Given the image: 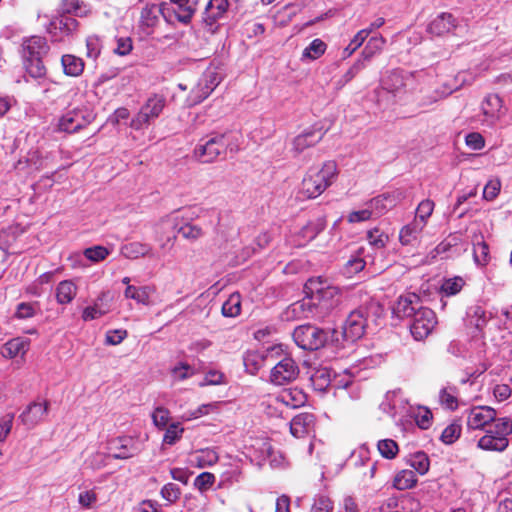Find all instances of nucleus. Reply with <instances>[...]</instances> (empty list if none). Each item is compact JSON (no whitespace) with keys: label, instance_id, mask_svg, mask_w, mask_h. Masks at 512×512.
I'll return each instance as SVG.
<instances>
[{"label":"nucleus","instance_id":"1","mask_svg":"<svg viewBox=\"0 0 512 512\" xmlns=\"http://www.w3.org/2000/svg\"><path fill=\"white\" fill-rule=\"evenodd\" d=\"M307 297L315 303V307L328 312L337 307L341 301V290L334 286L328 279L312 277L304 285Z\"/></svg>","mask_w":512,"mask_h":512},{"label":"nucleus","instance_id":"2","mask_svg":"<svg viewBox=\"0 0 512 512\" xmlns=\"http://www.w3.org/2000/svg\"><path fill=\"white\" fill-rule=\"evenodd\" d=\"M337 174L338 169L334 161L323 163L320 169H309L302 180L300 193L309 199L317 198L332 185Z\"/></svg>","mask_w":512,"mask_h":512},{"label":"nucleus","instance_id":"3","mask_svg":"<svg viewBox=\"0 0 512 512\" xmlns=\"http://www.w3.org/2000/svg\"><path fill=\"white\" fill-rule=\"evenodd\" d=\"M228 149L231 152L237 150L231 133H211L199 140L193 154L202 163H212Z\"/></svg>","mask_w":512,"mask_h":512},{"label":"nucleus","instance_id":"4","mask_svg":"<svg viewBox=\"0 0 512 512\" xmlns=\"http://www.w3.org/2000/svg\"><path fill=\"white\" fill-rule=\"evenodd\" d=\"M512 433V421L507 418H499L490 427L484 436L478 441V447L486 451H504L509 444L507 436Z\"/></svg>","mask_w":512,"mask_h":512},{"label":"nucleus","instance_id":"5","mask_svg":"<svg viewBox=\"0 0 512 512\" xmlns=\"http://www.w3.org/2000/svg\"><path fill=\"white\" fill-rule=\"evenodd\" d=\"M165 105L166 99L163 95L154 94L150 96L139 112L131 120V128L141 130L147 127L151 121L160 116Z\"/></svg>","mask_w":512,"mask_h":512},{"label":"nucleus","instance_id":"6","mask_svg":"<svg viewBox=\"0 0 512 512\" xmlns=\"http://www.w3.org/2000/svg\"><path fill=\"white\" fill-rule=\"evenodd\" d=\"M283 353L284 351L272 364L273 367L270 371V381L274 385L289 384L299 376L300 370L295 360Z\"/></svg>","mask_w":512,"mask_h":512},{"label":"nucleus","instance_id":"7","mask_svg":"<svg viewBox=\"0 0 512 512\" xmlns=\"http://www.w3.org/2000/svg\"><path fill=\"white\" fill-rule=\"evenodd\" d=\"M293 339L304 350H317L327 341V333L313 325H301L293 332Z\"/></svg>","mask_w":512,"mask_h":512},{"label":"nucleus","instance_id":"8","mask_svg":"<svg viewBox=\"0 0 512 512\" xmlns=\"http://www.w3.org/2000/svg\"><path fill=\"white\" fill-rule=\"evenodd\" d=\"M170 22L171 11L168 3L146 4L140 13L139 26L146 33L151 34L160 23V17Z\"/></svg>","mask_w":512,"mask_h":512},{"label":"nucleus","instance_id":"9","mask_svg":"<svg viewBox=\"0 0 512 512\" xmlns=\"http://www.w3.org/2000/svg\"><path fill=\"white\" fill-rule=\"evenodd\" d=\"M95 118L93 111L86 107H79L67 111L59 120V129L68 133L76 132L88 124Z\"/></svg>","mask_w":512,"mask_h":512},{"label":"nucleus","instance_id":"10","mask_svg":"<svg viewBox=\"0 0 512 512\" xmlns=\"http://www.w3.org/2000/svg\"><path fill=\"white\" fill-rule=\"evenodd\" d=\"M221 82V76L213 68H208L199 78L189 94L190 105H196L205 100Z\"/></svg>","mask_w":512,"mask_h":512},{"label":"nucleus","instance_id":"11","mask_svg":"<svg viewBox=\"0 0 512 512\" xmlns=\"http://www.w3.org/2000/svg\"><path fill=\"white\" fill-rule=\"evenodd\" d=\"M282 352L281 345L272 346L264 352L248 351L243 358L246 371L256 374L263 366L272 365Z\"/></svg>","mask_w":512,"mask_h":512},{"label":"nucleus","instance_id":"12","mask_svg":"<svg viewBox=\"0 0 512 512\" xmlns=\"http://www.w3.org/2000/svg\"><path fill=\"white\" fill-rule=\"evenodd\" d=\"M368 326V313L367 308L360 307L352 311L344 325H343V337L347 341L354 342L363 337L365 330Z\"/></svg>","mask_w":512,"mask_h":512},{"label":"nucleus","instance_id":"13","mask_svg":"<svg viewBox=\"0 0 512 512\" xmlns=\"http://www.w3.org/2000/svg\"><path fill=\"white\" fill-rule=\"evenodd\" d=\"M411 319L410 331L416 340L426 338L437 324L435 313L424 306Z\"/></svg>","mask_w":512,"mask_h":512},{"label":"nucleus","instance_id":"14","mask_svg":"<svg viewBox=\"0 0 512 512\" xmlns=\"http://www.w3.org/2000/svg\"><path fill=\"white\" fill-rule=\"evenodd\" d=\"M78 22L75 18L67 14H60L53 17L48 26L47 32L51 35L53 41L62 42L77 31Z\"/></svg>","mask_w":512,"mask_h":512},{"label":"nucleus","instance_id":"15","mask_svg":"<svg viewBox=\"0 0 512 512\" xmlns=\"http://www.w3.org/2000/svg\"><path fill=\"white\" fill-rule=\"evenodd\" d=\"M410 78V74L402 70H393L389 72L381 81V90L377 92V101H382V92L392 94L393 97L400 95L404 91V88Z\"/></svg>","mask_w":512,"mask_h":512},{"label":"nucleus","instance_id":"16","mask_svg":"<svg viewBox=\"0 0 512 512\" xmlns=\"http://www.w3.org/2000/svg\"><path fill=\"white\" fill-rule=\"evenodd\" d=\"M404 198L405 193L397 189L374 197L369 203L375 217H379L402 202Z\"/></svg>","mask_w":512,"mask_h":512},{"label":"nucleus","instance_id":"17","mask_svg":"<svg viewBox=\"0 0 512 512\" xmlns=\"http://www.w3.org/2000/svg\"><path fill=\"white\" fill-rule=\"evenodd\" d=\"M487 324V316L481 306L475 305L469 308L467 312V325L473 329L471 332L477 347L485 345L482 331Z\"/></svg>","mask_w":512,"mask_h":512},{"label":"nucleus","instance_id":"18","mask_svg":"<svg viewBox=\"0 0 512 512\" xmlns=\"http://www.w3.org/2000/svg\"><path fill=\"white\" fill-rule=\"evenodd\" d=\"M324 136L321 129H308L295 136L291 141L290 151L296 157L303 153L306 149L318 144Z\"/></svg>","mask_w":512,"mask_h":512},{"label":"nucleus","instance_id":"19","mask_svg":"<svg viewBox=\"0 0 512 512\" xmlns=\"http://www.w3.org/2000/svg\"><path fill=\"white\" fill-rule=\"evenodd\" d=\"M496 411L489 406H477L469 410L467 426L469 429H483L492 422H496Z\"/></svg>","mask_w":512,"mask_h":512},{"label":"nucleus","instance_id":"20","mask_svg":"<svg viewBox=\"0 0 512 512\" xmlns=\"http://www.w3.org/2000/svg\"><path fill=\"white\" fill-rule=\"evenodd\" d=\"M460 86L451 87L444 84L442 87L434 89H421L420 94L416 98L419 108L426 109L437 103L438 101L448 97Z\"/></svg>","mask_w":512,"mask_h":512},{"label":"nucleus","instance_id":"21","mask_svg":"<svg viewBox=\"0 0 512 512\" xmlns=\"http://www.w3.org/2000/svg\"><path fill=\"white\" fill-rule=\"evenodd\" d=\"M481 111L484 122L493 126L504 115L502 99L497 94H488L482 101Z\"/></svg>","mask_w":512,"mask_h":512},{"label":"nucleus","instance_id":"22","mask_svg":"<svg viewBox=\"0 0 512 512\" xmlns=\"http://www.w3.org/2000/svg\"><path fill=\"white\" fill-rule=\"evenodd\" d=\"M423 307L420 297L415 293L401 295L393 307L398 318H412Z\"/></svg>","mask_w":512,"mask_h":512},{"label":"nucleus","instance_id":"23","mask_svg":"<svg viewBox=\"0 0 512 512\" xmlns=\"http://www.w3.org/2000/svg\"><path fill=\"white\" fill-rule=\"evenodd\" d=\"M48 408L47 401L33 402L21 413L19 418L25 426L33 428L45 418Z\"/></svg>","mask_w":512,"mask_h":512},{"label":"nucleus","instance_id":"24","mask_svg":"<svg viewBox=\"0 0 512 512\" xmlns=\"http://www.w3.org/2000/svg\"><path fill=\"white\" fill-rule=\"evenodd\" d=\"M458 26V20L447 12L437 15L427 27V31L435 36H442L452 32Z\"/></svg>","mask_w":512,"mask_h":512},{"label":"nucleus","instance_id":"25","mask_svg":"<svg viewBox=\"0 0 512 512\" xmlns=\"http://www.w3.org/2000/svg\"><path fill=\"white\" fill-rule=\"evenodd\" d=\"M109 454L114 459H128L136 454L134 442L128 437L112 439L108 444Z\"/></svg>","mask_w":512,"mask_h":512},{"label":"nucleus","instance_id":"26","mask_svg":"<svg viewBox=\"0 0 512 512\" xmlns=\"http://www.w3.org/2000/svg\"><path fill=\"white\" fill-rule=\"evenodd\" d=\"M315 418L311 413L296 415L290 422V432L296 438H303L314 432Z\"/></svg>","mask_w":512,"mask_h":512},{"label":"nucleus","instance_id":"27","mask_svg":"<svg viewBox=\"0 0 512 512\" xmlns=\"http://www.w3.org/2000/svg\"><path fill=\"white\" fill-rule=\"evenodd\" d=\"M49 46L44 37L32 36L23 40L22 56L23 58H42L47 54Z\"/></svg>","mask_w":512,"mask_h":512},{"label":"nucleus","instance_id":"28","mask_svg":"<svg viewBox=\"0 0 512 512\" xmlns=\"http://www.w3.org/2000/svg\"><path fill=\"white\" fill-rule=\"evenodd\" d=\"M315 309L313 300L306 296V298L291 304L285 311V317L287 320L309 318L314 315Z\"/></svg>","mask_w":512,"mask_h":512},{"label":"nucleus","instance_id":"29","mask_svg":"<svg viewBox=\"0 0 512 512\" xmlns=\"http://www.w3.org/2000/svg\"><path fill=\"white\" fill-rule=\"evenodd\" d=\"M30 340L25 337H16L6 342L1 348V354L6 358L23 357L29 350Z\"/></svg>","mask_w":512,"mask_h":512},{"label":"nucleus","instance_id":"30","mask_svg":"<svg viewBox=\"0 0 512 512\" xmlns=\"http://www.w3.org/2000/svg\"><path fill=\"white\" fill-rule=\"evenodd\" d=\"M155 287L152 285L134 286L128 285L124 291L127 299H133L137 303L149 306L151 305V296L155 293Z\"/></svg>","mask_w":512,"mask_h":512},{"label":"nucleus","instance_id":"31","mask_svg":"<svg viewBox=\"0 0 512 512\" xmlns=\"http://www.w3.org/2000/svg\"><path fill=\"white\" fill-rule=\"evenodd\" d=\"M228 8V0H210L205 8L203 21L212 26L224 16Z\"/></svg>","mask_w":512,"mask_h":512},{"label":"nucleus","instance_id":"32","mask_svg":"<svg viewBox=\"0 0 512 512\" xmlns=\"http://www.w3.org/2000/svg\"><path fill=\"white\" fill-rule=\"evenodd\" d=\"M120 253L128 259H138L140 257L153 258L155 256L151 245L141 242H131L123 245Z\"/></svg>","mask_w":512,"mask_h":512},{"label":"nucleus","instance_id":"33","mask_svg":"<svg viewBox=\"0 0 512 512\" xmlns=\"http://www.w3.org/2000/svg\"><path fill=\"white\" fill-rule=\"evenodd\" d=\"M425 227V223H420L413 219L401 228L399 232L400 243L402 245H414Z\"/></svg>","mask_w":512,"mask_h":512},{"label":"nucleus","instance_id":"34","mask_svg":"<svg viewBox=\"0 0 512 512\" xmlns=\"http://www.w3.org/2000/svg\"><path fill=\"white\" fill-rule=\"evenodd\" d=\"M170 3L176 6L173 10L176 19L180 23L188 25L196 12L195 3L191 0H170Z\"/></svg>","mask_w":512,"mask_h":512},{"label":"nucleus","instance_id":"35","mask_svg":"<svg viewBox=\"0 0 512 512\" xmlns=\"http://www.w3.org/2000/svg\"><path fill=\"white\" fill-rule=\"evenodd\" d=\"M275 402L296 408L305 403V395L297 389H285L274 397Z\"/></svg>","mask_w":512,"mask_h":512},{"label":"nucleus","instance_id":"36","mask_svg":"<svg viewBox=\"0 0 512 512\" xmlns=\"http://www.w3.org/2000/svg\"><path fill=\"white\" fill-rule=\"evenodd\" d=\"M188 461L193 467L204 468L214 465L218 461V455L211 449L199 450L190 454Z\"/></svg>","mask_w":512,"mask_h":512},{"label":"nucleus","instance_id":"37","mask_svg":"<svg viewBox=\"0 0 512 512\" xmlns=\"http://www.w3.org/2000/svg\"><path fill=\"white\" fill-rule=\"evenodd\" d=\"M106 296L107 293L102 292L97 297L93 305L88 306L83 310L82 319L84 321L98 319L109 312V307L103 303Z\"/></svg>","mask_w":512,"mask_h":512},{"label":"nucleus","instance_id":"38","mask_svg":"<svg viewBox=\"0 0 512 512\" xmlns=\"http://www.w3.org/2000/svg\"><path fill=\"white\" fill-rule=\"evenodd\" d=\"M325 228V223L322 219L308 222L298 233V245H305L307 242L313 240Z\"/></svg>","mask_w":512,"mask_h":512},{"label":"nucleus","instance_id":"39","mask_svg":"<svg viewBox=\"0 0 512 512\" xmlns=\"http://www.w3.org/2000/svg\"><path fill=\"white\" fill-rule=\"evenodd\" d=\"M77 286L72 280H63L56 287V300L59 304H69L77 295Z\"/></svg>","mask_w":512,"mask_h":512},{"label":"nucleus","instance_id":"40","mask_svg":"<svg viewBox=\"0 0 512 512\" xmlns=\"http://www.w3.org/2000/svg\"><path fill=\"white\" fill-rule=\"evenodd\" d=\"M61 64L63 71L67 76L77 77L81 75L84 70L83 60L72 54L63 55L61 58Z\"/></svg>","mask_w":512,"mask_h":512},{"label":"nucleus","instance_id":"41","mask_svg":"<svg viewBox=\"0 0 512 512\" xmlns=\"http://www.w3.org/2000/svg\"><path fill=\"white\" fill-rule=\"evenodd\" d=\"M386 43V39L381 35L371 37L365 45L361 59L364 62L372 59L376 54L380 53Z\"/></svg>","mask_w":512,"mask_h":512},{"label":"nucleus","instance_id":"42","mask_svg":"<svg viewBox=\"0 0 512 512\" xmlns=\"http://www.w3.org/2000/svg\"><path fill=\"white\" fill-rule=\"evenodd\" d=\"M219 406H220V402H212V403L202 404L195 410H189V411L184 412L180 416V418L182 421H190V420L198 419L202 416L218 412Z\"/></svg>","mask_w":512,"mask_h":512},{"label":"nucleus","instance_id":"43","mask_svg":"<svg viewBox=\"0 0 512 512\" xmlns=\"http://www.w3.org/2000/svg\"><path fill=\"white\" fill-rule=\"evenodd\" d=\"M373 460L370 458V451L366 446H361L358 449L354 450L349 458V463L356 469V473H358L362 468L366 467L369 462Z\"/></svg>","mask_w":512,"mask_h":512},{"label":"nucleus","instance_id":"44","mask_svg":"<svg viewBox=\"0 0 512 512\" xmlns=\"http://www.w3.org/2000/svg\"><path fill=\"white\" fill-rule=\"evenodd\" d=\"M417 482L416 474L413 470H402L394 477L393 485L398 490L412 488Z\"/></svg>","mask_w":512,"mask_h":512},{"label":"nucleus","instance_id":"45","mask_svg":"<svg viewBox=\"0 0 512 512\" xmlns=\"http://www.w3.org/2000/svg\"><path fill=\"white\" fill-rule=\"evenodd\" d=\"M473 245L475 263L479 266H485L490 259L488 245L482 240V236L479 239H474Z\"/></svg>","mask_w":512,"mask_h":512},{"label":"nucleus","instance_id":"46","mask_svg":"<svg viewBox=\"0 0 512 512\" xmlns=\"http://www.w3.org/2000/svg\"><path fill=\"white\" fill-rule=\"evenodd\" d=\"M241 311V297L238 293H233L222 305V313L226 317H236Z\"/></svg>","mask_w":512,"mask_h":512},{"label":"nucleus","instance_id":"47","mask_svg":"<svg viewBox=\"0 0 512 512\" xmlns=\"http://www.w3.org/2000/svg\"><path fill=\"white\" fill-rule=\"evenodd\" d=\"M434 207L435 204L430 199H425L421 201L416 208L414 220L420 223H425L426 226L428 219L430 218L434 211Z\"/></svg>","mask_w":512,"mask_h":512},{"label":"nucleus","instance_id":"48","mask_svg":"<svg viewBox=\"0 0 512 512\" xmlns=\"http://www.w3.org/2000/svg\"><path fill=\"white\" fill-rule=\"evenodd\" d=\"M364 267H365V261L361 257H358V256L352 257L343 265V267L341 269V273L346 278H351L355 274L362 271L364 269Z\"/></svg>","mask_w":512,"mask_h":512},{"label":"nucleus","instance_id":"49","mask_svg":"<svg viewBox=\"0 0 512 512\" xmlns=\"http://www.w3.org/2000/svg\"><path fill=\"white\" fill-rule=\"evenodd\" d=\"M178 232L182 235L183 238L189 241H197L204 236L203 228L192 223H186L182 225L178 229Z\"/></svg>","mask_w":512,"mask_h":512},{"label":"nucleus","instance_id":"50","mask_svg":"<svg viewBox=\"0 0 512 512\" xmlns=\"http://www.w3.org/2000/svg\"><path fill=\"white\" fill-rule=\"evenodd\" d=\"M410 466L419 474L424 475L429 470V459L424 452H417L410 456Z\"/></svg>","mask_w":512,"mask_h":512},{"label":"nucleus","instance_id":"51","mask_svg":"<svg viewBox=\"0 0 512 512\" xmlns=\"http://www.w3.org/2000/svg\"><path fill=\"white\" fill-rule=\"evenodd\" d=\"M367 240L373 248L383 249L387 245L389 237L378 228H373L367 232Z\"/></svg>","mask_w":512,"mask_h":512},{"label":"nucleus","instance_id":"52","mask_svg":"<svg viewBox=\"0 0 512 512\" xmlns=\"http://www.w3.org/2000/svg\"><path fill=\"white\" fill-rule=\"evenodd\" d=\"M439 400L442 406L455 410L458 406L456 397V389L453 387H445L439 393Z\"/></svg>","mask_w":512,"mask_h":512},{"label":"nucleus","instance_id":"53","mask_svg":"<svg viewBox=\"0 0 512 512\" xmlns=\"http://www.w3.org/2000/svg\"><path fill=\"white\" fill-rule=\"evenodd\" d=\"M28 74L33 78H40L45 75L46 69L42 58H24Z\"/></svg>","mask_w":512,"mask_h":512},{"label":"nucleus","instance_id":"54","mask_svg":"<svg viewBox=\"0 0 512 512\" xmlns=\"http://www.w3.org/2000/svg\"><path fill=\"white\" fill-rule=\"evenodd\" d=\"M165 428L166 431L163 436V444L174 445L182 438L184 428H182L179 423H172Z\"/></svg>","mask_w":512,"mask_h":512},{"label":"nucleus","instance_id":"55","mask_svg":"<svg viewBox=\"0 0 512 512\" xmlns=\"http://www.w3.org/2000/svg\"><path fill=\"white\" fill-rule=\"evenodd\" d=\"M379 453L386 459H393L398 454V445L392 439L380 440L377 444Z\"/></svg>","mask_w":512,"mask_h":512},{"label":"nucleus","instance_id":"56","mask_svg":"<svg viewBox=\"0 0 512 512\" xmlns=\"http://www.w3.org/2000/svg\"><path fill=\"white\" fill-rule=\"evenodd\" d=\"M372 217H375V215L372 211L370 203L367 202L364 209L350 212L347 216V221L351 224H354L368 221Z\"/></svg>","mask_w":512,"mask_h":512},{"label":"nucleus","instance_id":"57","mask_svg":"<svg viewBox=\"0 0 512 512\" xmlns=\"http://www.w3.org/2000/svg\"><path fill=\"white\" fill-rule=\"evenodd\" d=\"M151 417L153 424L157 428L164 429L168 426V422L170 420V411L162 406H159L154 409Z\"/></svg>","mask_w":512,"mask_h":512},{"label":"nucleus","instance_id":"58","mask_svg":"<svg viewBox=\"0 0 512 512\" xmlns=\"http://www.w3.org/2000/svg\"><path fill=\"white\" fill-rule=\"evenodd\" d=\"M86 13L83 2L80 0H63L62 1V14L82 16Z\"/></svg>","mask_w":512,"mask_h":512},{"label":"nucleus","instance_id":"59","mask_svg":"<svg viewBox=\"0 0 512 512\" xmlns=\"http://www.w3.org/2000/svg\"><path fill=\"white\" fill-rule=\"evenodd\" d=\"M333 501L326 495H317L314 498L310 512H333Z\"/></svg>","mask_w":512,"mask_h":512},{"label":"nucleus","instance_id":"60","mask_svg":"<svg viewBox=\"0 0 512 512\" xmlns=\"http://www.w3.org/2000/svg\"><path fill=\"white\" fill-rule=\"evenodd\" d=\"M326 50V44L320 39H314L303 51V57L309 59L319 58Z\"/></svg>","mask_w":512,"mask_h":512},{"label":"nucleus","instance_id":"61","mask_svg":"<svg viewBox=\"0 0 512 512\" xmlns=\"http://www.w3.org/2000/svg\"><path fill=\"white\" fill-rule=\"evenodd\" d=\"M461 430L459 423H452L443 430L441 440L446 444H452L460 437Z\"/></svg>","mask_w":512,"mask_h":512},{"label":"nucleus","instance_id":"62","mask_svg":"<svg viewBox=\"0 0 512 512\" xmlns=\"http://www.w3.org/2000/svg\"><path fill=\"white\" fill-rule=\"evenodd\" d=\"M367 39V31H358L351 39L350 43L345 47L343 53L345 57L351 56L358 48H360Z\"/></svg>","mask_w":512,"mask_h":512},{"label":"nucleus","instance_id":"63","mask_svg":"<svg viewBox=\"0 0 512 512\" xmlns=\"http://www.w3.org/2000/svg\"><path fill=\"white\" fill-rule=\"evenodd\" d=\"M463 285L464 280L461 277L447 279L442 284V291L447 296L455 295L462 289Z\"/></svg>","mask_w":512,"mask_h":512},{"label":"nucleus","instance_id":"64","mask_svg":"<svg viewBox=\"0 0 512 512\" xmlns=\"http://www.w3.org/2000/svg\"><path fill=\"white\" fill-rule=\"evenodd\" d=\"M84 255L92 262L104 260L109 255V250L103 246H94L84 250Z\"/></svg>","mask_w":512,"mask_h":512}]
</instances>
